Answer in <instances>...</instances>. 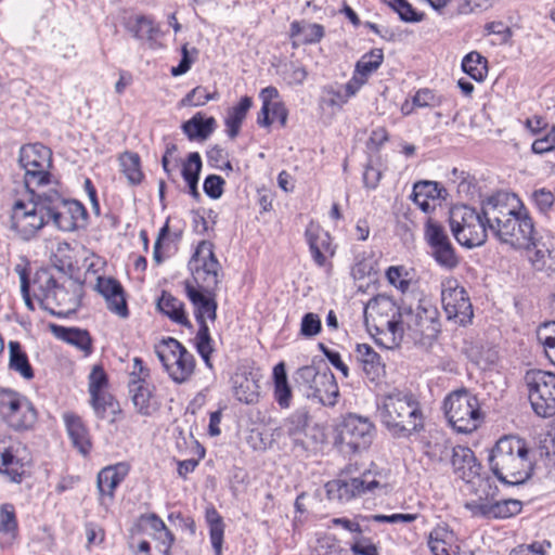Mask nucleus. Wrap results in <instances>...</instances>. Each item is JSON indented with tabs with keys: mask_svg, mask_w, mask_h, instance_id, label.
<instances>
[{
	"mask_svg": "<svg viewBox=\"0 0 555 555\" xmlns=\"http://www.w3.org/2000/svg\"><path fill=\"white\" fill-rule=\"evenodd\" d=\"M485 214L495 240L514 249L528 250L529 261L537 271L555 272V234H539L527 210L509 204L507 194L488 197Z\"/></svg>",
	"mask_w": 555,
	"mask_h": 555,
	"instance_id": "obj_1",
	"label": "nucleus"
},
{
	"mask_svg": "<svg viewBox=\"0 0 555 555\" xmlns=\"http://www.w3.org/2000/svg\"><path fill=\"white\" fill-rule=\"evenodd\" d=\"M377 416L395 437H409L424 427V415L416 397L395 389L377 401Z\"/></svg>",
	"mask_w": 555,
	"mask_h": 555,
	"instance_id": "obj_2",
	"label": "nucleus"
},
{
	"mask_svg": "<svg viewBox=\"0 0 555 555\" xmlns=\"http://www.w3.org/2000/svg\"><path fill=\"white\" fill-rule=\"evenodd\" d=\"M489 463L501 482L511 486L525 482L531 467L526 440L512 435L500 438L489 455Z\"/></svg>",
	"mask_w": 555,
	"mask_h": 555,
	"instance_id": "obj_3",
	"label": "nucleus"
},
{
	"mask_svg": "<svg viewBox=\"0 0 555 555\" xmlns=\"http://www.w3.org/2000/svg\"><path fill=\"white\" fill-rule=\"evenodd\" d=\"M402 311L403 307L385 294L374 296L364 307L366 325L375 331L376 341L387 349L398 347L402 340Z\"/></svg>",
	"mask_w": 555,
	"mask_h": 555,
	"instance_id": "obj_4",
	"label": "nucleus"
},
{
	"mask_svg": "<svg viewBox=\"0 0 555 555\" xmlns=\"http://www.w3.org/2000/svg\"><path fill=\"white\" fill-rule=\"evenodd\" d=\"M185 294L193 306L194 315L198 323V331L195 336L197 352L208 367H211L210 354L214 351L212 340L206 320L214 322L217 318L216 289L197 287L190 282H185Z\"/></svg>",
	"mask_w": 555,
	"mask_h": 555,
	"instance_id": "obj_5",
	"label": "nucleus"
},
{
	"mask_svg": "<svg viewBox=\"0 0 555 555\" xmlns=\"http://www.w3.org/2000/svg\"><path fill=\"white\" fill-rule=\"evenodd\" d=\"M482 201L480 211L467 205L454 206L450 210V227L459 244L467 248L481 246L490 234L486 219V205Z\"/></svg>",
	"mask_w": 555,
	"mask_h": 555,
	"instance_id": "obj_6",
	"label": "nucleus"
},
{
	"mask_svg": "<svg viewBox=\"0 0 555 555\" xmlns=\"http://www.w3.org/2000/svg\"><path fill=\"white\" fill-rule=\"evenodd\" d=\"M443 411L448 423L459 434L473 433L482 422L477 397L465 388L454 390L446 397Z\"/></svg>",
	"mask_w": 555,
	"mask_h": 555,
	"instance_id": "obj_7",
	"label": "nucleus"
},
{
	"mask_svg": "<svg viewBox=\"0 0 555 555\" xmlns=\"http://www.w3.org/2000/svg\"><path fill=\"white\" fill-rule=\"evenodd\" d=\"M27 201L17 199L11 214V228L24 241H29L44 227L48 225L47 205L44 191L35 193L29 190Z\"/></svg>",
	"mask_w": 555,
	"mask_h": 555,
	"instance_id": "obj_8",
	"label": "nucleus"
},
{
	"mask_svg": "<svg viewBox=\"0 0 555 555\" xmlns=\"http://www.w3.org/2000/svg\"><path fill=\"white\" fill-rule=\"evenodd\" d=\"M48 224L62 232L83 229L88 223L86 207L76 199L65 198L56 190L44 191Z\"/></svg>",
	"mask_w": 555,
	"mask_h": 555,
	"instance_id": "obj_9",
	"label": "nucleus"
},
{
	"mask_svg": "<svg viewBox=\"0 0 555 555\" xmlns=\"http://www.w3.org/2000/svg\"><path fill=\"white\" fill-rule=\"evenodd\" d=\"M155 353L169 377L183 384L194 373V356L176 338L167 337L155 346Z\"/></svg>",
	"mask_w": 555,
	"mask_h": 555,
	"instance_id": "obj_10",
	"label": "nucleus"
},
{
	"mask_svg": "<svg viewBox=\"0 0 555 555\" xmlns=\"http://www.w3.org/2000/svg\"><path fill=\"white\" fill-rule=\"evenodd\" d=\"M295 382L309 399L323 405H334L338 397V385L330 369L319 372L313 365L299 367L295 373Z\"/></svg>",
	"mask_w": 555,
	"mask_h": 555,
	"instance_id": "obj_11",
	"label": "nucleus"
},
{
	"mask_svg": "<svg viewBox=\"0 0 555 555\" xmlns=\"http://www.w3.org/2000/svg\"><path fill=\"white\" fill-rule=\"evenodd\" d=\"M20 166L24 169V180L27 190L48 184L52 166V152L41 143L26 144L21 147Z\"/></svg>",
	"mask_w": 555,
	"mask_h": 555,
	"instance_id": "obj_12",
	"label": "nucleus"
},
{
	"mask_svg": "<svg viewBox=\"0 0 555 555\" xmlns=\"http://www.w3.org/2000/svg\"><path fill=\"white\" fill-rule=\"evenodd\" d=\"M0 417L14 430H26L37 421V411L28 398L9 388L0 389Z\"/></svg>",
	"mask_w": 555,
	"mask_h": 555,
	"instance_id": "obj_13",
	"label": "nucleus"
},
{
	"mask_svg": "<svg viewBox=\"0 0 555 555\" xmlns=\"http://www.w3.org/2000/svg\"><path fill=\"white\" fill-rule=\"evenodd\" d=\"M528 397L533 412L541 417L555 415V374L546 371L528 372Z\"/></svg>",
	"mask_w": 555,
	"mask_h": 555,
	"instance_id": "obj_14",
	"label": "nucleus"
},
{
	"mask_svg": "<svg viewBox=\"0 0 555 555\" xmlns=\"http://www.w3.org/2000/svg\"><path fill=\"white\" fill-rule=\"evenodd\" d=\"M441 304L448 320L466 326L474 317L473 305L466 289L453 276L444 278L440 283Z\"/></svg>",
	"mask_w": 555,
	"mask_h": 555,
	"instance_id": "obj_15",
	"label": "nucleus"
},
{
	"mask_svg": "<svg viewBox=\"0 0 555 555\" xmlns=\"http://www.w3.org/2000/svg\"><path fill=\"white\" fill-rule=\"evenodd\" d=\"M400 324L417 338H435L440 332L439 311L428 300L422 299L415 308L403 306Z\"/></svg>",
	"mask_w": 555,
	"mask_h": 555,
	"instance_id": "obj_16",
	"label": "nucleus"
},
{
	"mask_svg": "<svg viewBox=\"0 0 555 555\" xmlns=\"http://www.w3.org/2000/svg\"><path fill=\"white\" fill-rule=\"evenodd\" d=\"M212 247L210 242H201L190 261L197 287L216 289L220 282L222 268Z\"/></svg>",
	"mask_w": 555,
	"mask_h": 555,
	"instance_id": "obj_17",
	"label": "nucleus"
},
{
	"mask_svg": "<svg viewBox=\"0 0 555 555\" xmlns=\"http://www.w3.org/2000/svg\"><path fill=\"white\" fill-rule=\"evenodd\" d=\"M375 433V426L369 417L350 413L341 423L339 437L350 452L357 453L371 446Z\"/></svg>",
	"mask_w": 555,
	"mask_h": 555,
	"instance_id": "obj_18",
	"label": "nucleus"
},
{
	"mask_svg": "<svg viewBox=\"0 0 555 555\" xmlns=\"http://www.w3.org/2000/svg\"><path fill=\"white\" fill-rule=\"evenodd\" d=\"M370 474H363L361 477L349 479H335L325 485L327 499L331 501L348 502L356 496L372 492L380 485Z\"/></svg>",
	"mask_w": 555,
	"mask_h": 555,
	"instance_id": "obj_19",
	"label": "nucleus"
},
{
	"mask_svg": "<svg viewBox=\"0 0 555 555\" xmlns=\"http://www.w3.org/2000/svg\"><path fill=\"white\" fill-rule=\"evenodd\" d=\"M440 461L451 456V465L454 474L465 482H473L480 475L481 465L478 463L474 452L463 446L449 447L440 446Z\"/></svg>",
	"mask_w": 555,
	"mask_h": 555,
	"instance_id": "obj_20",
	"label": "nucleus"
},
{
	"mask_svg": "<svg viewBox=\"0 0 555 555\" xmlns=\"http://www.w3.org/2000/svg\"><path fill=\"white\" fill-rule=\"evenodd\" d=\"M83 286L80 282L73 279H65L59 284L54 293L50 296V305L57 307L56 311H52L57 315H66L75 312L80 306Z\"/></svg>",
	"mask_w": 555,
	"mask_h": 555,
	"instance_id": "obj_21",
	"label": "nucleus"
},
{
	"mask_svg": "<svg viewBox=\"0 0 555 555\" xmlns=\"http://www.w3.org/2000/svg\"><path fill=\"white\" fill-rule=\"evenodd\" d=\"M129 473L127 463H118L100 470L96 478V486L101 495V505H108L114 499V491Z\"/></svg>",
	"mask_w": 555,
	"mask_h": 555,
	"instance_id": "obj_22",
	"label": "nucleus"
},
{
	"mask_svg": "<svg viewBox=\"0 0 555 555\" xmlns=\"http://www.w3.org/2000/svg\"><path fill=\"white\" fill-rule=\"evenodd\" d=\"M305 235L314 263L318 267H324L327 255L332 257L335 254L331 235L312 222L307 227Z\"/></svg>",
	"mask_w": 555,
	"mask_h": 555,
	"instance_id": "obj_23",
	"label": "nucleus"
},
{
	"mask_svg": "<svg viewBox=\"0 0 555 555\" xmlns=\"http://www.w3.org/2000/svg\"><path fill=\"white\" fill-rule=\"evenodd\" d=\"M308 425V412L296 410L282 425L273 430L275 438L288 437L296 447L305 449V437Z\"/></svg>",
	"mask_w": 555,
	"mask_h": 555,
	"instance_id": "obj_24",
	"label": "nucleus"
},
{
	"mask_svg": "<svg viewBox=\"0 0 555 555\" xmlns=\"http://www.w3.org/2000/svg\"><path fill=\"white\" fill-rule=\"evenodd\" d=\"M21 444L0 439V473L13 482H21L24 474L23 460L17 455Z\"/></svg>",
	"mask_w": 555,
	"mask_h": 555,
	"instance_id": "obj_25",
	"label": "nucleus"
},
{
	"mask_svg": "<svg viewBox=\"0 0 555 555\" xmlns=\"http://www.w3.org/2000/svg\"><path fill=\"white\" fill-rule=\"evenodd\" d=\"M98 291L106 299L109 311L120 318H127L129 315L124 288L117 280L112 278L99 279Z\"/></svg>",
	"mask_w": 555,
	"mask_h": 555,
	"instance_id": "obj_26",
	"label": "nucleus"
},
{
	"mask_svg": "<svg viewBox=\"0 0 555 555\" xmlns=\"http://www.w3.org/2000/svg\"><path fill=\"white\" fill-rule=\"evenodd\" d=\"M447 191L436 181L423 180L414 183L413 192L411 194L412 201L424 212H429L435 208L433 204L439 198H444Z\"/></svg>",
	"mask_w": 555,
	"mask_h": 555,
	"instance_id": "obj_27",
	"label": "nucleus"
},
{
	"mask_svg": "<svg viewBox=\"0 0 555 555\" xmlns=\"http://www.w3.org/2000/svg\"><path fill=\"white\" fill-rule=\"evenodd\" d=\"M63 418L73 447L77 449L80 454L87 456L92 449V442L89 430L82 420L73 413H65Z\"/></svg>",
	"mask_w": 555,
	"mask_h": 555,
	"instance_id": "obj_28",
	"label": "nucleus"
},
{
	"mask_svg": "<svg viewBox=\"0 0 555 555\" xmlns=\"http://www.w3.org/2000/svg\"><path fill=\"white\" fill-rule=\"evenodd\" d=\"M129 395L138 413L144 416L155 411L153 404V387L144 380H129Z\"/></svg>",
	"mask_w": 555,
	"mask_h": 555,
	"instance_id": "obj_29",
	"label": "nucleus"
},
{
	"mask_svg": "<svg viewBox=\"0 0 555 555\" xmlns=\"http://www.w3.org/2000/svg\"><path fill=\"white\" fill-rule=\"evenodd\" d=\"M157 309L165 315H167L172 322L191 328L192 324L189 321L184 311V304L172 296L168 292H163L162 296L157 300Z\"/></svg>",
	"mask_w": 555,
	"mask_h": 555,
	"instance_id": "obj_30",
	"label": "nucleus"
},
{
	"mask_svg": "<svg viewBox=\"0 0 555 555\" xmlns=\"http://www.w3.org/2000/svg\"><path fill=\"white\" fill-rule=\"evenodd\" d=\"M233 395L243 403L253 404L259 397L258 382L246 373H237L232 378Z\"/></svg>",
	"mask_w": 555,
	"mask_h": 555,
	"instance_id": "obj_31",
	"label": "nucleus"
},
{
	"mask_svg": "<svg viewBox=\"0 0 555 555\" xmlns=\"http://www.w3.org/2000/svg\"><path fill=\"white\" fill-rule=\"evenodd\" d=\"M53 332L57 338L75 346L81 350L85 356H89L92 352V338L87 330L54 326Z\"/></svg>",
	"mask_w": 555,
	"mask_h": 555,
	"instance_id": "obj_32",
	"label": "nucleus"
},
{
	"mask_svg": "<svg viewBox=\"0 0 555 555\" xmlns=\"http://www.w3.org/2000/svg\"><path fill=\"white\" fill-rule=\"evenodd\" d=\"M216 125L214 117L204 118V114L198 112L183 122L182 130L190 140H206L216 129Z\"/></svg>",
	"mask_w": 555,
	"mask_h": 555,
	"instance_id": "obj_33",
	"label": "nucleus"
},
{
	"mask_svg": "<svg viewBox=\"0 0 555 555\" xmlns=\"http://www.w3.org/2000/svg\"><path fill=\"white\" fill-rule=\"evenodd\" d=\"M9 369L18 373L24 379L29 380L34 377V370L28 357L21 344L15 340L9 343Z\"/></svg>",
	"mask_w": 555,
	"mask_h": 555,
	"instance_id": "obj_34",
	"label": "nucleus"
},
{
	"mask_svg": "<svg viewBox=\"0 0 555 555\" xmlns=\"http://www.w3.org/2000/svg\"><path fill=\"white\" fill-rule=\"evenodd\" d=\"M291 37L302 44L317 43L324 37V27L317 23L294 21L291 24Z\"/></svg>",
	"mask_w": 555,
	"mask_h": 555,
	"instance_id": "obj_35",
	"label": "nucleus"
},
{
	"mask_svg": "<svg viewBox=\"0 0 555 555\" xmlns=\"http://www.w3.org/2000/svg\"><path fill=\"white\" fill-rule=\"evenodd\" d=\"M18 531L15 509L12 504L5 503L0 507V543L9 545Z\"/></svg>",
	"mask_w": 555,
	"mask_h": 555,
	"instance_id": "obj_36",
	"label": "nucleus"
},
{
	"mask_svg": "<svg viewBox=\"0 0 555 555\" xmlns=\"http://www.w3.org/2000/svg\"><path fill=\"white\" fill-rule=\"evenodd\" d=\"M356 352L367 378L374 380L382 371L380 356L367 344H358Z\"/></svg>",
	"mask_w": 555,
	"mask_h": 555,
	"instance_id": "obj_37",
	"label": "nucleus"
},
{
	"mask_svg": "<svg viewBox=\"0 0 555 555\" xmlns=\"http://www.w3.org/2000/svg\"><path fill=\"white\" fill-rule=\"evenodd\" d=\"M253 101L249 96H243L238 104L230 108L225 118V127L228 135L231 139L237 137L242 122L246 118L247 112L251 107Z\"/></svg>",
	"mask_w": 555,
	"mask_h": 555,
	"instance_id": "obj_38",
	"label": "nucleus"
},
{
	"mask_svg": "<svg viewBox=\"0 0 555 555\" xmlns=\"http://www.w3.org/2000/svg\"><path fill=\"white\" fill-rule=\"evenodd\" d=\"M202 170V158L197 152H192L189 154L188 159L183 163L182 166V177L186 182L190 194L194 198H198L199 192L197 190V183L199 180V173Z\"/></svg>",
	"mask_w": 555,
	"mask_h": 555,
	"instance_id": "obj_39",
	"label": "nucleus"
},
{
	"mask_svg": "<svg viewBox=\"0 0 555 555\" xmlns=\"http://www.w3.org/2000/svg\"><path fill=\"white\" fill-rule=\"evenodd\" d=\"M205 518L209 525V538L216 555H222V543L224 534V524L215 507L206 509Z\"/></svg>",
	"mask_w": 555,
	"mask_h": 555,
	"instance_id": "obj_40",
	"label": "nucleus"
},
{
	"mask_svg": "<svg viewBox=\"0 0 555 555\" xmlns=\"http://www.w3.org/2000/svg\"><path fill=\"white\" fill-rule=\"evenodd\" d=\"M119 164L130 185H138L142 182L144 175L141 170L140 156L137 153L125 152L119 157Z\"/></svg>",
	"mask_w": 555,
	"mask_h": 555,
	"instance_id": "obj_41",
	"label": "nucleus"
},
{
	"mask_svg": "<svg viewBox=\"0 0 555 555\" xmlns=\"http://www.w3.org/2000/svg\"><path fill=\"white\" fill-rule=\"evenodd\" d=\"M462 69L474 80L483 81L488 74V62L480 53L469 52L462 61Z\"/></svg>",
	"mask_w": 555,
	"mask_h": 555,
	"instance_id": "obj_42",
	"label": "nucleus"
},
{
	"mask_svg": "<svg viewBox=\"0 0 555 555\" xmlns=\"http://www.w3.org/2000/svg\"><path fill=\"white\" fill-rule=\"evenodd\" d=\"M57 285L59 283L49 270L41 269L36 272L34 278V286L38 293H36L35 296L39 300L46 301L48 305H50L49 295L54 293V289L57 287Z\"/></svg>",
	"mask_w": 555,
	"mask_h": 555,
	"instance_id": "obj_43",
	"label": "nucleus"
},
{
	"mask_svg": "<svg viewBox=\"0 0 555 555\" xmlns=\"http://www.w3.org/2000/svg\"><path fill=\"white\" fill-rule=\"evenodd\" d=\"M147 522L155 531V538L160 542V553L163 555H170V548L175 540L173 534L168 530L163 519L155 514H151L147 517Z\"/></svg>",
	"mask_w": 555,
	"mask_h": 555,
	"instance_id": "obj_44",
	"label": "nucleus"
},
{
	"mask_svg": "<svg viewBox=\"0 0 555 555\" xmlns=\"http://www.w3.org/2000/svg\"><path fill=\"white\" fill-rule=\"evenodd\" d=\"M384 61V53L382 49H373L362 55L356 64V74L364 79L379 68Z\"/></svg>",
	"mask_w": 555,
	"mask_h": 555,
	"instance_id": "obj_45",
	"label": "nucleus"
},
{
	"mask_svg": "<svg viewBox=\"0 0 555 555\" xmlns=\"http://www.w3.org/2000/svg\"><path fill=\"white\" fill-rule=\"evenodd\" d=\"M537 339L543 346L546 358L555 365V322H547L537 330Z\"/></svg>",
	"mask_w": 555,
	"mask_h": 555,
	"instance_id": "obj_46",
	"label": "nucleus"
},
{
	"mask_svg": "<svg viewBox=\"0 0 555 555\" xmlns=\"http://www.w3.org/2000/svg\"><path fill=\"white\" fill-rule=\"evenodd\" d=\"M431 255L437 263L443 268L454 269L459 264L451 241L431 247Z\"/></svg>",
	"mask_w": 555,
	"mask_h": 555,
	"instance_id": "obj_47",
	"label": "nucleus"
},
{
	"mask_svg": "<svg viewBox=\"0 0 555 555\" xmlns=\"http://www.w3.org/2000/svg\"><path fill=\"white\" fill-rule=\"evenodd\" d=\"M218 99L217 92H208L206 88L198 86L192 89L179 103L180 106H203L210 100Z\"/></svg>",
	"mask_w": 555,
	"mask_h": 555,
	"instance_id": "obj_48",
	"label": "nucleus"
},
{
	"mask_svg": "<svg viewBox=\"0 0 555 555\" xmlns=\"http://www.w3.org/2000/svg\"><path fill=\"white\" fill-rule=\"evenodd\" d=\"M386 279L390 285L402 293L410 287L409 272L403 266H391L386 270Z\"/></svg>",
	"mask_w": 555,
	"mask_h": 555,
	"instance_id": "obj_49",
	"label": "nucleus"
},
{
	"mask_svg": "<svg viewBox=\"0 0 555 555\" xmlns=\"http://www.w3.org/2000/svg\"><path fill=\"white\" fill-rule=\"evenodd\" d=\"M131 31L138 39L146 38L152 40L158 33V28L154 26L150 17L141 15L135 18L134 24L131 26Z\"/></svg>",
	"mask_w": 555,
	"mask_h": 555,
	"instance_id": "obj_50",
	"label": "nucleus"
},
{
	"mask_svg": "<svg viewBox=\"0 0 555 555\" xmlns=\"http://www.w3.org/2000/svg\"><path fill=\"white\" fill-rule=\"evenodd\" d=\"M521 511V503L517 500H504L492 503V518H508Z\"/></svg>",
	"mask_w": 555,
	"mask_h": 555,
	"instance_id": "obj_51",
	"label": "nucleus"
},
{
	"mask_svg": "<svg viewBox=\"0 0 555 555\" xmlns=\"http://www.w3.org/2000/svg\"><path fill=\"white\" fill-rule=\"evenodd\" d=\"M425 238L431 247L450 241L444 228L438 222L429 219L425 225Z\"/></svg>",
	"mask_w": 555,
	"mask_h": 555,
	"instance_id": "obj_52",
	"label": "nucleus"
},
{
	"mask_svg": "<svg viewBox=\"0 0 555 555\" xmlns=\"http://www.w3.org/2000/svg\"><path fill=\"white\" fill-rule=\"evenodd\" d=\"M90 402L98 417L104 418L107 408L113 406L114 398L111 393L105 390H101L94 393H90Z\"/></svg>",
	"mask_w": 555,
	"mask_h": 555,
	"instance_id": "obj_53",
	"label": "nucleus"
},
{
	"mask_svg": "<svg viewBox=\"0 0 555 555\" xmlns=\"http://www.w3.org/2000/svg\"><path fill=\"white\" fill-rule=\"evenodd\" d=\"M322 330V322L317 313H305L300 322V334L304 337L317 336Z\"/></svg>",
	"mask_w": 555,
	"mask_h": 555,
	"instance_id": "obj_54",
	"label": "nucleus"
},
{
	"mask_svg": "<svg viewBox=\"0 0 555 555\" xmlns=\"http://www.w3.org/2000/svg\"><path fill=\"white\" fill-rule=\"evenodd\" d=\"M531 199L540 212L546 214L555 202V195L553 192L543 188L533 191Z\"/></svg>",
	"mask_w": 555,
	"mask_h": 555,
	"instance_id": "obj_55",
	"label": "nucleus"
},
{
	"mask_svg": "<svg viewBox=\"0 0 555 555\" xmlns=\"http://www.w3.org/2000/svg\"><path fill=\"white\" fill-rule=\"evenodd\" d=\"M108 385V379L105 371L102 366H93L89 375V393H94L101 390H105Z\"/></svg>",
	"mask_w": 555,
	"mask_h": 555,
	"instance_id": "obj_56",
	"label": "nucleus"
},
{
	"mask_svg": "<svg viewBox=\"0 0 555 555\" xmlns=\"http://www.w3.org/2000/svg\"><path fill=\"white\" fill-rule=\"evenodd\" d=\"M224 180L217 175H209L204 181V192L212 199H218L223 193Z\"/></svg>",
	"mask_w": 555,
	"mask_h": 555,
	"instance_id": "obj_57",
	"label": "nucleus"
},
{
	"mask_svg": "<svg viewBox=\"0 0 555 555\" xmlns=\"http://www.w3.org/2000/svg\"><path fill=\"white\" fill-rule=\"evenodd\" d=\"M531 150L535 154H544L555 150V126L542 138L534 140Z\"/></svg>",
	"mask_w": 555,
	"mask_h": 555,
	"instance_id": "obj_58",
	"label": "nucleus"
},
{
	"mask_svg": "<svg viewBox=\"0 0 555 555\" xmlns=\"http://www.w3.org/2000/svg\"><path fill=\"white\" fill-rule=\"evenodd\" d=\"M393 11L398 13L403 22L416 23L423 20V14L417 13L406 0H401Z\"/></svg>",
	"mask_w": 555,
	"mask_h": 555,
	"instance_id": "obj_59",
	"label": "nucleus"
},
{
	"mask_svg": "<svg viewBox=\"0 0 555 555\" xmlns=\"http://www.w3.org/2000/svg\"><path fill=\"white\" fill-rule=\"evenodd\" d=\"M176 152V144L169 143L166 145V151L162 158V166L164 171L167 173L168 178H171L172 172L179 166V159L175 157Z\"/></svg>",
	"mask_w": 555,
	"mask_h": 555,
	"instance_id": "obj_60",
	"label": "nucleus"
},
{
	"mask_svg": "<svg viewBox=\"0 0 555 555\" xmlns=\"http://www.w3.org/2000/svg\"><path fill=\"white\" fill-rule=\"evenodd\" d=\"M452 539V531L449 530L447 525H438L435 527L428 537V544L442 543L448 544Z\"/></svg>",
	"mask_w": 555,
	"mask_h": 555,
	"instance_id": "obj_61",
	"label": "nucleus"
},
{
	"mask_svg": "<svg viewBox=\"0 0 555 555\" xmlns=\"http://www.w3.org/2000/svg\"><path fill=\"white\" fill-rule=\"evenodd\" d=\"M307 70L305 67L289 64L285 69V79L289 85H302L307 78Z\"/></svg>",
	"mask_w": 555,
	"mask_h": 555,
	"instance_id": "obj_62",
	"label": "nucleus"
},
{
	"mask_svg": "<svg viewBox=\"0 0 555 555\" xmlns=\"http://www.w3.org/2000/svg\"><path fill=\"white\" fill-rule=\"evenodd\" d=\"M274 398L278 404L283 409H286L291 405L292 389L288 383L274 386Z\"/></svg>",
	"mask_w": 555,
	"mask_h": 555,
	"instance_id": "obj_63",
	"label": "nucleus"
},
{
	"mask_svg": "<svg viewBox=\"0 0 555 555\" xmlns=\"http://www.w3.org/2000/svg\"><path fill=\"white\" fill-rule=\"evenodd\" d=\"M545 552L541 544L532 543L530 545H518L509 552V555H544Z\"/></svg>",
	"mask_w": 555,
	"mask_h": 555,
	"instance_id": "obj_64",
	"label": "nucleus"
}]
</instances>
